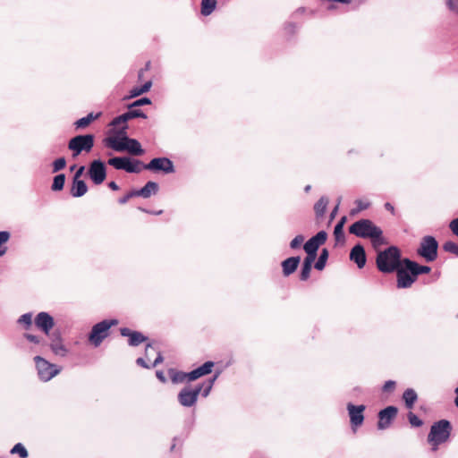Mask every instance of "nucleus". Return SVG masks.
<instances>
[{
  "label": "nucleus",
  "instance_id": "42",
  "mask_svg": "<svg viewBox=\"0 0 458 458\" xmlns=\"http://www.w3.org/2000/svg\"><path fill=\"white\" fill-rule=\"evenodd\" d=\"M334 236L336 242H344V227L341 225H336L334 229Z\"/></svg>",
  "mask_w": 458,
  "mask_h": 458
},
{
  "label": "nucleus",
  "instance_id": "58",
  "mask_svg": "<svg viewBox=\"0 0 458 458\" xmlns=\"http://www.w3.org/2000/svg\"><path fill=\"white\" fill-rule=\"evenodd\" d=\"M385 208L386 210L390 211L393 215H394V206L391 203L386 202L385 204Z\"/></svg>",
  "mask_w": 458,
  "mask_h": 458
},
{
  "label": "nucleus",
  "instance_id": "38",
  "mask_svg": "<svg viewBox=\"0 0 458 458\" xmlns=\"http://www.w3.org/2000/svg\"><path fill=\"white\" fill-rule=\"evenodd\" d=\"M18 323L24 325L26 329L30 328L32 323V314L29 312L21 315Z\"/></svg>",
  "mask_w": 458,
  "mask_h": 458
},
{
  "label": "nucleus",
  "instance_id": "45",
  "mask_svg": "<svg viewBox=\"0 0 458 458\" xmlns=\"http://www.w3.org/2000/svg\"><path fill=\"white\" fill-rule=\"evenodd\" d=\"M395 386V381L388 380L384 384L382 390L384 393L391 394L394 391Z\"/></svg>",
  "mask_w": 458,
  "mask_h": 458
},
{
  "label": "nucleus",
  "instance_id": "46",
  "mask_svg": "<svg viewBox=\"0 0 458 458\" xmlns=\"http://www.w3.org/2000/svg\"><path fill=\"white\" fill-rule=\"evenodd\" d=\"M133 197H138L135 190H132V191H129L128 193H126L124 196L121 197L118 199V202L120 204L123 205V204L127 203L129 201V199Z\"/></svg>",
  "mask_w": 458,
  "mask_h": 458
},
{
  "label": "nucleus",
  "instance_id": "35",
  "mask_svg": "<svg viewBox=\"0 0 458 458\" xmlns=\"http://www.w3.org/2000/svg\"><path fill=\"white\" fill-rule=\"evenodd\" d=\"M11 454H18L21 458H27L29 454L24 445L21 443L16 444L12 449Z\"/></svg>",
  "mask_w": 458,
  "mask_h": 458
},
{
  "label": "nucleus",
  "instance_id": "14",
  "mask_svg": "<svg viewBox=\"0 0 458 458\" xmlns=\"http://www.w3.org/2000/svg\"><path fill=\"white\" fill-rule=\"evenodd\" d=\"M202 390V386H197L194 388L184 387L178 394V401L182 406L191 407L195 404L199 394Z\"/></svg>",
  "mask_w": 458,
  "mask_h": 458
},
{
  "label": "nucleus",
  "instance_id": "28",
  "mask_svg": "<svg viewBox=\"0 0 458 458\" xmlns=\"http://www.w3.org/2000/svg\"><path fill=\"white\" fill-rule=\"evenodd\" d=\"M100 116H101L100 112L97 113V114L89 113L88 115L78 119L74 123V126L76 127V129H84V128L88 127L93 121L98 119Z\"/></svg>",
  "mask_w": 458,
  "mask_h": 458
},
{
  "label": "nucleus",
  "instance_id": "10",
  "mask_svg": "<svg viewBox=\"0 0 458 458\" xmlns=\"http://www.w3.org/2000/svg\"><path fill=\"white\" fill-rule=\"evenodd\" d=\"M36 368L38 370V377L42 381H49L60 371L55 364L48 362L47 360L40 356H35L34 358Z\"/></svg>",
  "mask_w": 458,
  "mask_h": 458
},
{
  "label": "nucleus",
  "instance_id": "37",
  "mask_svg": "<svg viewBox=\"0 0 458 458\" xmlns=\"http://www.w3.org/2000/svg\"><path fill=\"white\" fill-rule=\"evenodd\" d=\"M24 337L27 340H29L30 342L34 343L35 344H37L38 346H42V347L47 346L46 341L39 336L26 333V334H24Z\"/></svg>",
  "mask_w": 458,
  "mask_h": 458
},
{
  "label": "nucleus",
  "instance_id": "9",
  "mask_svg": "<svg viewBox=\"0 0 458 458\" xmlns=\"http://www.w3.org/2000/svg\"><path fill=\"white\" fill-rule=\"evenodd\" d=\"M215 363L207 361L200 367L193 369L190 373L174 372V382H182L184 380L193 381L200 377L206 376L212 372Z\"/></svg>",
  "mask_w": 458,
  "mask_h": 458
},
{
  "label": "nucleus",
  "instance_id": "47",
  "mask_svg": "<svg viewBox=\"0 0 458 458\" xmlns=\"http://www.w3.org/2000/svg\"><path fill=\"white\" fill-rule=\"evenodd\" d=\"M306 253H307V256L304 259L303 263L312 265L316 259L317 253L311 252V251H306Z\"/></svg>",
  "mask_w": 458,
  "mask_h": 458
},
{
  "label": "nucleus",
  "instance_id": "56",
  "mask_svg": "<svg viewBox=\"0 0 458 458\" xmlns=\"http://www.w3.org/2000/svg\"><path fill=\"white\" fill-rule=\"evenodd\" d=\"M121 117L123 120V125H127L126 123L129 120L132 119L129 110L127 112L123 113V114H121Z\"/></svg>",
  "mask_w": 458,
  "mask_h": 458
},
{
  "label": "nucleus",
  "instance_id": "16",
  "mask_svg": "<svg viewBox=\"0 0 458 458\" xmlns=\"http://www.w3.org/2000/svg\"><path fill=\"white\" fill-rule=\"evenodd\" d=\"M398 409L395 406H387L378 412V429H386L390 427L392 421L396 418Z\"/></svg>",
  "mask_w": 458,
  "mask_h": 458
},
{
  "label": "nucleus",
  "instance_id": "5",
  "mask_svg": "<svg viewBox=\"0 0 458 458\" xmlns=\"http://www.w3.org/2000/svg\"><path fill=\"white\" fill-rule=\"evenodd\" d=\"M93 134H80L72 138L68 142V148L72 152V157H78L82 151L90 152L94 147Z\"/></svg>",
  "mask_w": 458,
  "mask_h": 458
},
{
  "label": "nucleus",
  "instance_id": "25",
  "mask_svg": "<svg viewBox=\"0 0 458 458\" xmlns=\"http://www.w3.org/2000/svg\"><path fill=\"white\" fill-rule=\"evenodd\" d=\"M403 264H407L408 269L411 270L413 275L428 274L431 271L430 267L420 265L409 259H403Z\"/></svg>",
  "mask_w": 458,
  "mask_h": 458
},
{
  "label": "nucleus",
  "instance_id": "30",
  "mask_svg": "<svg viewBox=\"0 0 458 458\" xmlns=\"http://www.w3.org/2000/svg\"><path fill=\"white\" fill-rule=\"evenodd\" d=\"M217 0H201L200 13L204 16L210 15L216 9Z\"/></svg>",
  "mask_w": 458,
  "mask_h": 458
},
{
  "label": "nucleus",
  "instance_id": "31",
  "mask_svg": "<svg viewBox=\"0 0 458 458\" xmlns=\"http://www.w3.org/2000/svg\"><path fill=\"white\" fill-rule=\"evenodd\" d=\"M329 203V200L327 197H321L318 201L317 203L315 204L314 206V210H315V213H316V216L318 217H321L324 216L326 210H327V207Z\"/></svg>",
  "mask_w": 458,
  "mask_h": 458
},
{
  "label": "nucleus",
  "instance_id": "7",
  "mask_svg": "<svg viewBox=\"0 0 458 458\" xmlns=\"http://www.w3.org/2000/svg\"><path fill=\"white\" fill-rule=\"evenodd\" d=\"M107 164L117 170H124L131 174H139L141 172L142 161L132 159L129 157H114L109 158Z\"/></svg>",
  "mask_w": 458,
  "mask_h": 458
},
{
  "label": "nucleus",
  "instance_id": "2",
  "mask_svg": "<svg viewBox=\"0 0 458 458\" xmlns=\"http://www.w3.org/2000/svg\"><path fill=\"white\" fill-rule=\"evenodd\" d=\"M376 265L377 269L386 274L394 272L401 265V250L396 246H390L385 250H377Z\"/></svg>",
  "mask_w": 458,
  "mask_h": 458
},
{
  "label": "nucleus",
  "instance_id": "49",
  "mask_svg": "<svg viewBox=\"0 0 458 458\" xmlns=\"http://www.w3.org/2000/svg\"><path fill=\"white\" fill-rule=\"evenodd\" d=\"M129 111L131 113L132 119L138 118V117L147 118V115L140 109H134V107H133V108H129Z\"/></svg>",
  "mask_w": 458,
  "mask_h": 458
},
{
  "label": "nucleus",
  "instance_id": "6",
  "mask_svg": "<svg viewBox=\"0 0 458 458\" xmlns=\"http://www.w3.org/2000/svg\"><path fill=\"white\" fill-rule=\"evenodd\" d=\"M162 361V354L154 342L147 344L145 347V356L136 360L137 365L145 369L154 368Z\"/></svg>",
  "mask_w": 458,
  "mask_h": 458
},
{
  "label": "nucleus",
  "instance_id": "11",
  "mask_svg": "<svg viewBox=\"0 0 458 458\" xmlns=\"http://www.w3.org/2000/svg\"><path fill=\"white\" fill-rule=\"evenodd\" d=\"M127 130L128 125H122V127L116 131V137H108L104 140L105 145L117 152H123L127 148Z\"/></svg>",
  "mask_w": 458,
  "mask_h": 458
},
{
  "label": "nucleus",
  "instance_id": "29",
  "mask_svg": "<svg viewBox=\"0 0 458 458\" xmlns=\"http://www.w3.org/2000/svg\"><path fill=\"white\" fill-rule=\"evenodd\" d=\"M403 399L405 403V406L408 409H412L414 406V403H416V401L418 399V395L412 388H408L404 391V393L403 394Z\"/></svg>",
  "mask_w": 458,
  "mask_h": 458
},
{
  "label": "nucleus",
  "instance_id": "52",
  "mask_svg": "<svg viewBox=\"0 0 458 458\" xmlns=\"http://www.w3.org/2000/svg\"><path fill=\"white\" fill-rule=\"evenodd\" d=\"M10 238V233L6 231L0 232V245L6 242Z\"/></svg>",
  "mask_w": 458,
  "mask_h": 458
},
{
  "label": "nucleus",
  "instance_id": "60",
  "mask_svg": "<svg viewBox=\"0 0 458 458\" xmlns=\"http://www.w3.org/2000/svg\"><path fill=\"white\" fill-rule=\"evenodd\" d=\"M407 267L408 265L405 264ZM408 272H410V277L412 279V284L417 280L419 275H413V273L407 268Z\"/></svg>",
  "mask_w": 458,
  "mask_h": 458
},
{
  "label": "nucleus",
  "instance_id": "13",
  "mask_svg": "<svg viewBox=\"0 0 458 458\" xmlns=\"http://www.w3.org/2000/svg\"><path fill=\"white\" fill-rule=\"evenodd\" d=\"M88 174L89 178L96 185L101 184L106 177V168L101 160H93L89 167Z\"/></svg>",
  "mask_w": 458,
  "mask_h": 458
},
{
  "label": "nucleus",
  "instance_id": "15",
  "mask_svg": "<svg viewBox=\"0 0 458 458\" xmlns=\"http://www.w3.org/2000/svg\"><path fill=\"white\" fill-rule=\"evenodd\" d=\"M143 169L159 172L162 171L165 174L172 173V160L167 157H156L153 158L149 163L144 164L142 162L141 171Z\"/></svg>",
  "mask_w": 458,
  "mask_h": 458
},
{
  "label": "nucleus",
  "instance_id": "24",
  "mask_svg": "<svg viewBox=\"0 0 458 458\" xmlns=\"http://www.w3.org/2000/svg\"><path fill=\"white\" fill-rule=\"evenodd\" d=\"M88 186L83 180H72L70 193L74 198H80L86 194Z\"/></svg>",
  "mask_w": 458,
  "mask_h": 458
},
{
  "label": "nucleus",
  "instance_id": "51",
  "mask_svg": "<svg viewBox=\"0 0 458 458\" xmlns=\"http://www.w3.org/2000/svg\"><path fill=\"white\" fill-rule=\"evenodd\" d=\"M449 8L458 13V0H446Z\"/></svg>",
  "mask_w": 458,
  "mask_h": 458
},
{
  "label": "nucleus",
  "instance_id": "18",
  "mask_svg": "<svg viewBox=\"0 0 458 458\" xmlns=\"http://www.w3.org/2000/svg\"><path fill=\"white\" fill-rule=\"evenodd\" d=\"M120 333L123 336L128 337V344L130 346H139L140 344L145 343L148 337L139 331H132L128 327L120 328Z\"/></svg>",
  "mask_w": 458,
  "mask_h": 458
},
{
  "label": "nucleus",
  "instance_id": "63",
  "mask_svg": "<svg viewBox=\"0 0 458 458\" xmlns=\"http://www.w3.org/2000/svg\"><path fill=\"white\" fill-rule=\"evenodd\" d=\"M144 72H144V69H140V70L139 71V72H138V78H139V80H141V79H142V77H143V73H144Z\"/></svg>",
  "mask_w": 458,
  "mask_h": 458
},
{
  "label": "nucleus",
  "instance_id": "4",
  "mask_svg": "<svg viewBox=\"0 0 458 458\" xmlns=\"http://www.w3.org/2000/svg\"><path fill=\"white\" fill-rule=\"evenodd\" d=\"M118 324L117 319H104L92 327L89 335V341L98 347L102 342L108 336L111 327Z\"/></svg>",
  "mask_w": 458,
  "mask_h": 458
},
{
  "label": "nucleus",
  "instance_id": "36",
  "mask_svg": "<svg viewBox=\"0 0 458 458\" xmlns=\"http://www.w3.org/2000/svg\"><path fill=\"white\" fill-rule=\"evenodd\" d=\"M443 250L458 257V244L452 241L445 242L443 244Z\"/></svg>",
  "mask_w": 458,
  "mask_h": 458
},
{
  "label": "nucleus",
  "instance_id": "1",
  "mask_svg": "<svg viewBox=\"0 0 458 458\" xmlns=\"http://www.w3.org/2000/svg\"><path fill=\"white\" fill-rule=\"evenodd\" d=\"M349 233L356 237L370 240L375 250L387 244L383 230L370 219L362 218L354 222L349 226Z\"/></svg>",
  "mask_w": 458,
  "mask_h": 458
},
{
  "label": "nucleus",
  "instance_id": "19",
  "mask_svg": "<svg viewBox=\"0 0 458 458\" xmlns=\"http://www.w3.org/2000/svg\"><path fill=\"white\" fill-rule=\"evenodd\" d=\"M327 239V233L325 231L318 232L315 236L311 237L303 246L305 251L316 252L319 246L323 245Z\"/></svg>",
  "mask_w": 458,
  "mask_h": 458
},
{
  "label": "nucleus",
  "instance_id": "32",
  "mask_svg": "<svg viewBox=\"0 0 458 458\" xmlns=\"http://www.w3.org/2000/svg\"><path fill=\"white\" fill-rule=\"evenodd\" d=\"M152 86V81H148L140 87H134L130 91V98H136L143 93L148 92Z\"/></svg>",
  "mask_w": 458,
  "mask_h": 458
},
{
  "label": "nucleus",
  "instance_id": "48",
  "mask_svg": "<svg viewBox=\"0 0 458 458\" xmlns=\"http://www.w3.org/2000/svg\"><path fill=\"white\" fill-rule=\"evenodd\" d=\"M303 241H304L303 236H301V235H297L296 237H294V238L292 240V242H291V243H290V246H291V248H293V249H296V248H298V247H299V246L303 242Z\"/></svg>",
  "mask_w": 458,
  "mask_h": 458
},
{
  "label": "nucleus",
  "instance_id": "43",
  "mask_svg": "<svg viewBox=\"0 0 458 458\" xmlns=\"http://www.w3.org/2000/svg\"><path fill=\"white\" fill-rule=\"evenodd\" d=\"M355 203L357 205V208H353L350 211L351 216H354V215L358 214L359 212L367 209L369 206L368 203H364L361 200H356Z\"/></svg>",
  "mask_w": 458,
  "mask_h": 458
},
{
  "label": "nucleus",
  "instance_id": "8",
  "mask_svg": "<svg viewBox=\"0 0 458 458\" xmlns=\"http://www.w3.org/2000/svg\"><path fill=\"white\" fill-rule=\"evenodd\" d=\"M438 243L433 236H425L420 242L418 254L428 262H432L437 258Z\"/></svg>",
  "mask_w": 458,
  "mask_h": 458
},
{
  "label": "nucleus",
  "instance_id": "26",
  "mask_svg": "<svg viewBox=\"0 0 458 458\" xmlns=\"http://www.w3.org/2000/svg\"><path fill=\"white\" fill-rule=\"evenodd\" d=\"M50 347H51L52 352L55 355L63 357V356H65L67 353V349L63 344L62 339L59 335H54V337L52 338L51 344H50Z\"/></svg>",
  "mask_w": 458,
  "mask_h": 458
},
{
  "label": "nucleus",
  "instance_id": "21",
  "mask_svg": "<svg viewBox=\"0 0 458 458\" xmlns=\"http://www.w3.org/2000/svg\"><path fill=\"white\" fill-rule=\"evenodd\" d=\"M350 259L353 261L359 268L364 267L367 258L364 247L361 244H356L351 250Z\"/></svg>",
  "mask_w": 458,
  "mask_h": 458
},
{
  "label": "nucleus",
  "instance_id": "27",
  "mask_svg": "<svg viewBox=\"0 0 458 458\" xmlns=\"http://www.w3.org/2000/svg\"><path fill=\"white\" fill-rule=\"evenodd\" d=\"M127 140V148L125 151H128L130 154L133 156H142L144 154V149L141 148L140 143L131 138H126Z\"/></svg>",
  "mask_w": 458,
  "mask_h": 458
},
{
  "label": "nucleus",
  "instance_id": "22",
  "mask_svg": "<svg viewBox=\"0 0 458 458\" xmlns=\"http://www.w3.org/2000/svg\"><path fill=\"white\" fill-rule=\"evenodd\" d=\"M300 261L301 258L299 256L291 257L284 259L282 262L283 275L284 276H289L290 275H292L297 269Z\"/></svg>",
  "mask_w": 458,
  "mask_h": 458
},
{
  "label": "nucleus",
  "instance_id": "57",
  "mask_svg": "<svg viewBox=\"0 0 458 458\" xmlns=\"http://www.w3.org/2000/svg\"><path fill=\"white\" fill-rule=\"evenodd\" d=\"M156 376L163 383L165 382V373L161 370H157L156 371Z\"/></svg>",
  "mask_w": 458,
  "mask_h": 458
},
{
  "label": "nucleus",
  "instance_id": "40",
  "mask_svg": "<svg viewBox=\"0 0 458 458\" xmlns=\"http://www.w3.org/2000/svg\"><path fill=\"white\" fill-rule=\"evenodd\" d=\"M408 420L412 427L418 428L423 425V421L411 411L408 413Z\"/></svg>",
  "mask_w": 458,
  "mask_h": 458
},
{
  "label": "nucleus",
  "instance_id": "62",
  "mask_svg": "<svg viewBox=\"0 0 458 458\" xmlns=\"http://www.w3.org/2000/svg\"><path fill=\"white\" fill-rule=\"evenodd\" d=\"M338 205H339V204H337V205L335 207V208L333 209V211H332V213H331V218H334V217H335V214L337 213V210H338Z\"/></svg>",
  "mask_w": 458,
  "mask_h": 458
},
{
  "label": "nucleus",
  "instance_id": "20",
  "mask_svg": "<svg viewBox=\"0 0 458 458\" xmlns=\"http://www.w3.org/2000/svg\"><path fill=\"white\" fill-rule=\"evenodd\" d=\"M394 272H396L398 288H409L412 285V279L410 277L406 265H401Z\"/></svg>",
  "mask_w": 458,
  "mask_h": 458
},
{
  "label": "nucleus",
  "instance_id": "59",
  "mask_svg": "<svg viewBox=\"0 0 458 458\" xmlns=\"http://www.w3.org/2000/svg\"><path fill=\"white\" fill-rule=\"evenodd\" d=\"M108 187L112 190V191H118L119 190V186L118 184L115 182H110L108 183Z\"/></svg>",
  "mask_w": 458,
  "mask_h": 458
},
{
  "label": "nucleus",
  "instance_id": "34",
  "mask_svg": "<svg viewBox=\"0 0 458 458\" xmlns=\"http://www.w3.org/2000/svg\"><path fill=\"white\" fill-rule=\"evenodd\" d=\"M328 250L323 249L320 252L318 261L315 263V268L318 270H323L326 267L327 260L328 259Z\"/></svg>",
  "mask_w": 458,
  "mask_h": 458
},
{
  "label": "nucleus",
  "instance_id": "3",
  "mask_svg": "<svg viewBox=\"0 0 458 458\" xmlns=\"http://www.w3.org/2000/svg\"><path fill=\"white\" fill-rule=\"evenodd\" d=\"M452 429V425L447 420H440L432 424L428 435V442L434 451L437 450L439 445L449 439Z\"/></svg>",
  "mask_w": 458,
  "mask_h": 458
},
{
  "label": "nucleus",
  "instance_id": "44",
  "mask_svg": "<svg viewBox=\"0 0 458 458\" xmlns=\"http://www.w3.org/2000/svg\"><path fill=\"white\" fill-rule=\"evenodd\" d=\"M151 104V100L148 98H141L140 99L135 100L131 105H129V108H133L144 105H149Z\"/></svg>",
  "mask_w": 458,
  "mask_h": 458
},
{
  "label": "nucleus",
  "instance_id": "41",
  "mask_svg": "<svg viewBox=\"0 0 458 458\" xmlns=\"http://www.w3.org/2000/svg\"><path fill=\"white\" fill-rule=\"evenodd\" d=\"M311 267H312V265L304 264V263L302 264L301 271L300 274V279L301 281H306L309 279V277L310 276Z\"/></svg>",
  "mask_w": 458,
  "mask_h": 458
},
{
  "label": "nucleus",
  "instance_id": "55",
  "mask_svg": "<svg viewBox=\"0 0 458 458\" xmlns=\"http://www.w3.org/2000/svg\"><path fill=\"white\" fill-rule=\"evenodd\" d=\"M212 385H213V381H208V383L206 385L204 390H203V393H202V395L203 396H208L211 388H212Z\"/></svg>",
  "mask_w": 458,
  "mask_h": 458
},
{
  "label": "nucleus",
  "instance_id": "53",
  "mask_svg": "<svg viewBox=\"0 0 458 458\" xmlns=\"http://www.w3.org/2000/svg\"><path fill=\"white\" fill-rule=\"evenodd\" d=\"M120 124L123 125V120L122 119L121 115L114 117L110 123V126H114V127H116Z\"/></svg>",
  "mask_w": 458,
  "mask_h": 458
},
{
  "label": "nucleus",
  "instance_id": "23",
  "mask_svg": "<svg viewBox=\"0 0 458 458\" xmlns=\"http://www.w3.org/2000/svg\"><path fill=\"white\" fill-rule=\"evenodd\" d=\"M138 197L148 199L158 191V184L155 182H148L144 187L135 190Z\"/></svg>",
  "mask_w": 458,
  "mask_h": 458
},
{
  "label": "nucleus",
  "instance_id": "39",
  "mask_svg": "<svg viewBox=\"0 0 458 458\" xmlns=\"http://www.w3.org/2000/svg\"><path fill=\"white\" fill-rule=\"evenodd\" d=\"M66 165V160L64 157L55 159L53 162V173H57L64 169Z\"/></svg>",
  "mask_w": 458,
  "mask_h": 458
},
{
  "label": "nucleus",
  "instance_id": "50",
  "mask_svg": "<svg viewBox=\"0 0 458 458\" xmlns=\"http://www.w3.org/2000/svg\"><path fill=\"white\" fill-rule=\"evenodd\" d=\"M449 228L458 237V217L450 222Z\"/></svg>",
  "mask_w": 458,
  "mask_h": 458
},
{
  "label": "nucleus",
  "instance_id": "12",
  "mask_svg": "<svg viewBox=\"0 0 458 458\" xmlns=\"http://www.w3.org/2000/svg\"><path fill=\"white\" fill-rule=\"evenodd\" d=\"M347 411L350 418V423L353 432H356L364 421V411L366 406L363 404L354 405L352 403H347Z\"/></svg>",
  "mask_w": 458,
  "mask_h": 458
},
{
  "label": "nucleus",
  "instance_id": "33",
  "mask_svg": "<svg viewBox=\"0 0 458 458\" xmlns=\"http://www.w3.org/2000/svg\"><path fill=\"white\" fill-rule=\"evenodd\" d=\"M65 182V174H59L54 177L53 183L51 186V190L53 191H59L64 189Z\"/></svg>",
  "mask_w": 458,
  "mask_h": 458
},
{
  "label": "nucleus",
  "instance_id": "64",
  "mask_svg": "<svg viewBox=\"0 0 458 458\" xmlns=\"http://www.w3.org/2000/svg\"><path fill=\"white\" fill-rule=\"evenodd\" d=\"M456 398L454 400L455 405L458 407V387L455 389Z\"/></svg>",
  "mask_w": 458,
  "mask_h": 458
},
{
  "label": "nucleus",
  "instance_id": "61",
  "mask_svg": "<svg viewBox=\"0 0 458 458\" xmlns=\"http://www.w3.org/2000/svg\"><path fill=\"white\" fill-rule=\"evenodd\" d=\"M345 222H346V216H343L336 225H341V226L344 227Z\"/></svg>",
  "mask_w": 458,
  "mask_h": 458
},
{
  "label": "nucleus",
  "instance_id": "17",
  "mask_svg": "<svg viewBox=\"0 0 458 458\" xmlns=\"http://www.w3.org/2000/svg\"><path fill=\"white\" fill-rule=\"evenodd\" d=\"M35 325L46 335H48L55 325V321L51 315H49L47 312L42 311L36 316Z\"/></svg>",
  "mask_w": 458,
  "mask_h": 458
},
{
  "label": "nucleus",
  "instance_id": "54",
  "mask_svg": "<svg viewBox=\"0 0 458 458\" xmlns=\"http://www.w3.org/2000/svg\"><path fill=\"white\" fill-rule=\"evenodd\" d=\"M84 170H85V166H83V165L80 166L79 169L75 172L72 180H81L80 178L83 174Z\"/></svg>",
  "mask_w": 458,
  "mask_h": 458
}]
</instances>
